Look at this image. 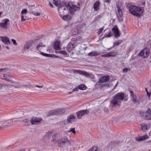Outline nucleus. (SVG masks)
Listing matches in <instances>:
<instances>
[{
	"mask_svg": "<svg viewBox=\"0 0 151 151\" xmlns=\"http://www.w3.org/2000/svg\"><path fill=\"white\" fill-rule=\"evenodd\" d=\"M125 98L124 93H118L113 98L111 103L113 106H120L121 103V101Z\"/></svg>",
	"mask_w": 151,
	"mask_h": 151,
	"instance_id": "obj_1",
	"label": "nucleus"
},
{
	"mask_svg": "<svg viewBox=\"0 0 151 151\" xmlns=\"http://www.w3.org/2000/svg\"><path fill=\"white\" fill-rule=\"evenodd\" d=\"M129 11L133 15L140 17L143 13L144 10L142 7L132 5L129 7Z\"/></svg>",
	"mask_w": 151,
	"mask_h": 151,
	"instance_id": "obj_2",
	"label": "nucleus"
},
{
	"mask_svg": "<svg viewBox=\"0 0 151 151\" xmlns=\"http://www.w3.org/2000/svg\"><path fill=\"white\" fill-rule=\"evenodd\" d=\"M70 142L66 137L61 138L58 141V145L59 147H63L65 145H70Z\"/></svg>",
	"mask_w": 151,
	"mask_h": 151,
	"instance_id": "obj_3",
	"label": "nucleus"
},
{
	"mask_svg": "<svg viewBox=\"0 0 151 151\" xmlns=\"http://www.w3.org/2000/svg\"><path fill=\"white\" fill-rule=\"evenodd\" d=\"M45 47V45L43 44L42 43H40L36 47V49L37 50H38L40 51V53L42 56L47 57H52L51 55L48 54L47 53L48 51V50L47 49V50L46 52L47 53H43L40 51L41 50H44L43 48Z\"/></svg>",
	"mask_w": 151,
	"mask_h": 151,
	"instance_id": "obj_4",
	"label": "nucleus"
},
{
	"mask_svg": "<svg viewBox=\"0 0 151 151\" xmlns=\"http://www.w3.org/2000/svg\"><path fill=\"white\" fill-rule=\"evenodd\" d=\"M65 111V109H59L51 110L49 111L47 114V116H49L55 115L62 114H64Z\"/></svg>",
	"mask_w": 151,
	"mask_h": 151,
	"instance_id": "obj_5",
	"label": "nucleus"
},
{
	"mask_svg": "<svg viewBox=\"0 0 151 151\" xmlns=\"http://www.w3.org/2000/svg\"><path fill=\"white\" fill-rule=\"evenodd\" d=\"M140 115L143 119L146 120H151V113L150 109H148L146 111L141 112Z\"/></svg>",
	"mask_w": 151,
	"mask_h": 151,
	"instance_id": "obj_6",
	"label": "nucleus"
},
{
	"mask_svg": "<svg viewBox=\"0 0 151 151\" xmlns=\"http://www.w3.org/2000/svg\"><path fill=\"white\" fill-rule=\"evenodd\" d=\"M13 122V120L12 119L8 120L1 122L0 123V129H3L4 128L10 125Z\"/></svg>",
	"mask_w": 151,
	"mask_h": 151,
	"instance_id": "obj_7",
	"label": "nucleus"
},
{
	"mask_svg": "<svg viewBox=\"0 0 151 151\" xmlns=\"http://www.w3.org/2000/svg\"><path fill=\"white\" fill-rule=\"evenodd\" d=\"M117 12L116 13L117 17L120 21H123V14L122 10V6H121L118 5L116 6Z\"/></svg>",
	"mask_w": 151,
	"mask_h": 151,
	"instance_id": "obj_8",
	"label": "nucleus"
},
{
	"mask_svg": "<svg viewBox=\"0 0 151 151\" xmlns=\"http://www.w3.org/2000/svg\"><path fill=\"white\" fill-rule=\"evenodd\" d=\"M149 55V50L147 48H145L139 52L138 55L139 57H148Z\"/></svg>",
	"mask_w": 151,
	"mask_h": 151,
	"instance_id": "obj_9",
	"label": "nucleus"
},
{
	"mask_svg": "<svg viewBox=\"0 0 151 151\" xmlns=\"http://www.w3.org/2000/svg\"><path fill=\"white\" fill-rule=\"evenodd\" d=\"M89 111L87 109L82 110L77 112L76 114L78 118L81 119L82 116L86 114H88Z\"/></svg>",
	"mask_w": 151,
	"mask_h": 151,
	"instance_id": "obj_10",
	"label": "nucleus"
},
{
	"mask_svg": "<svg viewBox=\"0 0 151 151\" xmlns=\"http://www.w3.org/2000/svg\"><path fill=\"white\" fill-rule=\"evenodd\" d=\"M9 21V19H7L2 20L1 22L0 23V26L4 29H6L7 28V23Z\"/></svg>",
	"mask_w": 151,
	"mask_h": 151,
	"instance_id": "obj_11",
	"label": "nucleus"
},
{
	"mask_svg": "<svg viewBox=\"0 0 151 151\" xmlns=\"http://www.w3.org/2000/svg\"><path fill=\"white\" fill-rule=\"evenodd\" d=\"M41 120L40 118L32 117L30 119V122L32 125H35L39 123Z\"/></svg>",
	"mask_w": 151,
	"mask_h": 151,
	"instance_id": "obj_12",
	"label": "nucleus"
},
{
	"mask_svg": "<svg viewBox=\"0 0 151 151\" xmlns=\"http://www.w3.org/2000/svg\"><path fill=\"white\" fill-rule=\"evenodd\" d=\"M80 9L79 6H77L76 5H73L70 6L69 11L71 13H73L74 12L77 10H79Z\"/></svg>",
	"mask_w": 151,
	"mask_h": 151,
	"instance_id": "obj_13",
	"label": "nucleus"
},
{
	"mask_svg": "<svg viewBox=\"0 0 151 151\" xmlns=\"http://www.w3.org/2000/svg\"><path fill=\"white\" fill-rule=\"evenodd\" d=\"M110 79L109 76L108 75L104 76V87H108L110 85V82H109Z\"/></svg>",
	"mask_w": 151,
	"mask_h": 151,
	"instance_id": "obj_14",
	"label": "nucleus"
},
{
	"mask_svg": "<svg viewBox=\"0 0 151 151\" xmlns=\"http://www.w3.org/2000/svg\"><path fill=\"white\" fill-rule=\"evenodd\" d=\"M112 30L113 33L115 34L116 37H119L120 36L119 32L116 25L114 26Z\"/></svg>",
	"mask_w": 151,
	"mask_h": 151,
	"instance_id": "obj_15",
	"label": "nucleus"
},
{
	"mask_svg": "<svg viewBox=\"0 0 151 151\" xmlns=\"http://www.w3.org/2000/svg\"><path fill=\"white\" fill-rule=\"evenodd\" d=\"M75 47V45L72 42L69 43L67 47V50L68 52H70Z\"/></svg>",
	"mask_w": 151,
	"mask_h": 151,
	"instance_id": "obj_16",
	"label": "nucleus"
},
{
	"mask_svg": "<svg viewBox=\"0 0 151 151\" xmlns=\"http://www.w3.org/2000/svg\"><path fill=\"white\" fill-rule=\"evenodd\" d=\"M149 138V136L147 135H145L141 137H137L135 138V140L137 141H141Z\"/></svg>",
	"mask_w": 151,
	"mask_h": 151,
	"instance_id": "obj_17",
	"label": "nucleus"
},
{
	"mask_svg": "<svg viewBox=\"0 0 151 151\" xmlns=\"http://www.w3.org/2000/svg\"><path fill=\"white\" fill-rule=\"evenodd\" d=\"M76 119V117L73 115H71L68 117L67 119V123H71L74 121V120Z\"/></svg>",
	"mask_w": 151,
	"mask_h": 151,
	"instance_id": "obj_18",
	"label": "nucleus"
},
{
	"mask_svg": "<svg viewBox=\"0 0 151 151\" xmlns=\"http://www.w3.org/2000/svg\"><path fill=\"white\" fill-rule=\"evenodd\" d=\"M27 13V11L25 9H23L21 12V21L22 22L25 21L26 19V17H25V18H24V16Z\"/></svg>",
	"mask_w": 151,
	"mask_h": 151,
	"instance_id": "obj_19",
	"label": "nucleus"
},
{
	"mask_svg": "<svg viewBox=\"0 0 151 151\" xmlns=\"http://www.w3.org/2000/svg\"><path fill=\"white\" fill-rule=\"evenodd\" d=\"M97 85L100 86L101 88H103L104 85V77H101L99 80V82L96 84Z\"/></svg>",
	"mask_w": 151,
	"mask_h": 151,
	"instance_id": "obj_20",
	"label": "nucleus"
},
{
	"mask_svg": "<svg viewBox=\"0 0 151 151\" xmlns=\"http://www.w3.org/2000/svg\"><path fill=\"white\" fill-rule=\"evenodd\" d=\"M65 8L64 6H60L59 7L58 11L60 17L63 16V14H64L65 13H64V11L65 10Z\"/></svg>",
	"mask_w": 151,
	"mask_h": 151,
	"instance_id": "obj_21",
	"label": "nucleus"
},
{
	"mask_svg": "<svg viewBox=\"0 0 151 151\" xmlns=\"http://www.w3.org/2000/svg\"><path fill=\"white\" fill-rule=\"evenodd\" d=\"M52 131H50L47 132L45 135L44 137V139H49L52 136Z\"/></svg>",
	"mask_w": 151,
	"mask_h": 151,
	"instance_id": "obj_22",
	"label": "nucleus"
},
{
	"mask_svg": "<svg viewBox=\"0 0 151 151\" xmlns=\"http://www.w3.org/2000/svg\"><path fill=\"white\" fill-rule=\"evenodd\" d=\"M1 38L2 39V41L5 44H10V42L9 39L7 37H1Z\"/></svg>",
	"mask_w": 151,
	"mask_h": 151,
	"instance_id": "obj_23",
	"label": "nucleus"
},
{
	"mask_svg": "<svg viewBox=\"0 0 151 151\" xmlns=\"http://www.w3.org/2000/svg\"><path fill=\"white\" fill-rule=\"evenodd\" d=\"M130 94L132 98V101L134 102L135 103L138 102V101L136 99L137 97L136 96L133 94V92L132 91H130Z\"/></svg>",
	"mask_w": 151,
	"mask_h": 151,
	"instance_id": "obj_24",
	"label": "nucleus"
},
{
	"mask_svg": "<svg viewBox=\"0 0 151 151\" xmlns=\"http://www.w3.org/2000/svg\"><path fill=\"white\" fill-rule=\"evenodd\" d=\"M99 104H100V107L98 108L97 109H96L95 110V112L101 113L102 111V110L103 109L104 104L102 102H99Z\"/></svg>",
	"mask_w": 151,
	"mask_h": 151,
	"instance_id": "obj_25",
	"label": "nucleus"
},
{
	"mask_svg": "<svg viewBox=\"0 0 151 151\" xmlns=\"http://www.w3.org/2000/svg\"><path fill=\"white\" fill-rule=\"evenodd\" d=\"M60 43L59 41H57L55 42L54 45V48L56 50H59L60 49Z\"/></svg>",
	"mask_w": 151,
	"mask_h": 151,
	"instance_id": "obj_26",
	"label": "nucleus"
},
{
	"mask_svg": "<svg viewBox=\"0 0 151 151\" xmlns=\"http://www.w3.org/2000/svg\"><path fill=\"white\" fill-rule=\"evenodd\" d=\"M3 78H2L6 80L7 81L9 82L12 83H13L14 82L11 80L10 77L7 74H4L3 76Z\"/></svg>",
	"mask_w": 151,
	"mask_h": 151,
	"instance_id": "obj_27",
	"label": "nucleus"
},
{
	"mask_svg": "<svg viewBox=\"0 0 151 151\" xmlns=\"http://www.w3.org/2000/svg\"><path fill=\"white\" fill-rule=\"evenodd\" d=\"M100 54V53L99 52L96 51H94L93 52H90L88 54V55L89 56H97Z\"/></svg>",
	"mask_w": 151,
	"mask_h": 151,
	"instance_id": "obj_28",
	"label": "nucleus"
},
{
	"mask_svg": "<svg viewBox=\"0 0 151 151\" xmlns=\"http://www.w3.org/2000/svg\"><path fill=\"white\" fill-rule=\"evenodd\" d=\"M31 13L34 15L35 16H40L41 14V13L39 12H36L35 11V9H32L30 11Z\"/></svg>",
	"mask_w": 151,
	"mask_h": 151,
	"instance_id": "obj_29",
	"label": "nucleus"
},
{
	"mask_svg": "<svg viewBox=\"0 0 151 151\" xmlns=\"http://www.w3.org/2000/svg\"><path fill=\"white\" fill-rule=\"evenodd\" d=\"M141 127L143 132L145 131L147 129V127L146 124H142L141 125Z\"/></svg>",
	"mask_w": 151,
	"mask_h": 151,
	"instance_id": "obj_30",
	"label": "nucleus"
},
{
	"mask_svg": "<svg viewBox=\"0 0 151 151\" xmlns=\"http://www.w3.org/2000/svg\"><path fill=\"white\" fill-rule=\"evenodd\" d=\"M23 123L26 125L29 126L30 124V121L27 119H26L23 120Z\"/></svg>",
	"mask_w": 151,
	"mask_h": 151,
	"instance_id": "obj_31",
	"label": "nucleus"
},
{
	"mask_svg": "<svg viewBox=\"0 0 151 151\" xmlns=\"http://www.w3.org/2000/svg\"><path fill=\"white\" fill-rule=\"evenodd\" d=\"M99 3L100 2L99 1H96L94 4L93 8L95 10L97 9L98 7L99 6Z\"/></svg>",
	"mask_w": 151,
	"mask_h": 151,
	"instance_id": "obj_32",
	"label": "nucleus"
},
{
	"mask_svg": "<svg viewBox=\"0 0 151 151\" xmlns=\"http://www.w3.org/2000/svg\"><path fill=\"white\" fill-rule=\"evenodd\" d=\"M78 87L79 89L82 90H85L86 88V87L85 85L83 84H81L79 85Z\"/></svg>",
	"mask_w": 151,
	"mask_h": 151,
	"instance_id": "obj_33",
	"label": "nucleus"
},
{
	"mask_svg": "<svg viewBox=\"0 0 151 151\" xmlns=\"http://www.w3.org/2000/svg\"><path fill=\"white\" fill-rule=\"evenodd\" d=\"M70 19V15H65L62 17V19L64 20H68Z\"/></svg>",
	"mask_w": 151,
	"mask_h": 151,
	"instance_id": "obj_34",
	"label": "nucleus"
},
{
	"mask_svg": "<svg viewBox=\"0 0 151 151\" xmlns=\"http://www.w3.org/2000/svg\"><path fill=\"white\" fill-rule=\"evenodd\" d=\"M30 46V44L29 42H27L25 45L24 47V49H28Z\"/></svg>",
	"mask_w": 151,
	"mask_h": 151,
	"instance_id": "obj_35",
	"label": "nucleus"
},
{
	"mask_svg": "<svg viewBox=\"0 0 151 151\" xmlns=\"http://www.w3.org/2000/svg\"><path fill=\"white\" fill-rule=\"evenodd\" d=\"M59 124L63 126L65 125L66 124V122L65 120H63L59 122Z\"/></svg>",
	"mask_w": 151,
	"mask_h": 151,
	"instance_id": "obj_36",
	"label": "nucleus"
},
{
	"mask_svg": "<svg viewBox=\"0 0 151 151\" xmlns=\"http://www.w3.org/2000/svg\"><path fill=\"white\" fill-rule=\"evenodd\" d=\"M122 42V41L121 40L115 41L114 43V46L113 47H114L115 45H119Z\"/></svg>",
	"mask_w": 151,
	"mask_h": 151,
	"instance_id": "obj_37",
	"label": "nucleus"
},
{
	"mask_svg": "<svg viewBox=\"0 0 151 151\" xmlns=\"http://www.w3.org/2000/svg\"><path fill=\"white\" fill-rule=\"evenodd\" d=\"M73 71L74 73H77L78 74H82V73L83 72V71L76 70H73Z\"/></svg>",
	"mask_w": 151,
	"mask_h": 151,
	"instance_id": "obj_38",
	"label": "nucleus"
},
{
	"mask_svg": "<svg viewBox=\"0 0 151 151\" xmlns=\"http://www.w3.org/2000/svg\"><path fill=\"white\" fill-rule=\"evenodd\" d=\"M88 151H98L97 147H93L90 149Z\"/></svg>",
	"mask_w": 151,
	"mask_h": 151,
	"instance_id": "obj_39",
	"label": "nucleus"
},
{
	"mask_svg": "<svg viewBox=\"0 0 151 151\" xmlns=\"http://www.w3.org/2000/svg\"><path fill=\"white\" fill-rule=\"evenodd\" d=\"M68 132H72L73 133V134H75L76 133V131L75 130V128H70L68 131Z\"/></svg>",
	"mask_w": 151,
	"mask_h": 151,
	"instance_id": "obj_40",
	"label": "nucleus"
},
{
	"mask_svg": "<svg viewBox=\"0 0 151 151\" xmlns=\"http://www.w3.org/2000/svg\"><path fill=\"white\" fill-rule=\"evenodd\" d=\"M82 74L83 75L86 76H90V73H88L86 71H83Z\"/></svg>",
	"mask_w": 151,
	"mask_h": 151,
	"instance_id": "obj_41",
	"label": "nucleus"
},
{
	"mask_svg": "<svg viewBox=\"0 0 151 151\" xmlns=\"http://www.w3.org/2000/svg\"><path fill=\"white\" fill-rule=\"evenodd\" d=\"M82 74L83 75L86 76H90V73H88L86 71H83Z\"/></svg>",
	"mask_w": 151,
	"mask_h": 151,
	"instance_id": "obj_42",
	"label": "nucleus"
},
{
	"mask_svg": "<svg viewBox=\"0 0 151 151\" xmlns=\"http://www.w3.org/2000/svg\"><path fill=\"white\" fill-rule=\"evenodd\" d=\"M8 70V68H0V72H5V71Z\"/></svg>",
	"mask_w": 151,
	"mask_h": 151,
	"instance_id": "obj_43",
	"label": "nucleus"
},
{
	"mask_svg": "<svg viewBox=\"0 0 151 151\" xmlns=\"http://www.w3.org/2000/svg\"><path fill=\"white\" fill-rule=\"evenodd\" d=\"M36 87H38L39 88H42L43 87V85L42 86H39V85H36L34 87L35 89V90H37L36 88H35Z\"/></svg>",
	"mask_w": 151,
	"mask_h": 151,
	"instance_id": "obj_44",
	"label": "nucleus"
},
{
	"mask_svg": "<svg viewBox=\"0 0 151 151\" xmlns=\"http://www.w3.org/2000/svg\"><path fill=\"white\" fill-rule=\"evenodd\" d=\"M112 34L111 32H110L109 34L106 35V37H109L112 36Z\"/></svg>",
	"mask_w": 151,
	"mask_h": 151,
	"instance_id": "obj_45",
	"label": "nucleus"
},
{
	"mask_svg": "<svg viewBox=\"0 0 151 151\" xmlns=\"http://www.w3.org/2000/svg\"><path fill=\"white\" fill-rule=\"evenodd\" d=\"M57 134H53L52 136V138L53 139V140L54 141L55 139Z\"/></svg>",
	"mask_w": 151,
	"mask_h": 151,
	"instance_id": "obj_46",
	"label": "nucleus"
},
{
	"mask_svg": "<svg viewBox=\"0 0 151 151\" xmlns=\"http://www.w3.org/2000/svg\"><path fill=\"white\" fill-rule=\"evenodd\" d=\"M60 52L61 53L65 55H66L67 54V52L65 51H60Z\"/></svg>",
	"mask_w": 151,
	"mask_h": 151,
	"instance_id": "obj_47",
	"label": "nucleus"
},
{
	"mask_svg": "<svg viewBox=\"0 0 151 151\" xmlns=\"http://www.w3.org/2000/svg\"><path fill=\"white\" fill-rule=\"evenodd\" d=\"M12 41L14 45H17V43L16 42V41L15 40L13 39H12Z\"/></svg>",
	"mask_w": 151,
	"mask_h": 151,
	"instance_id": "obj_48",
	"label": "nucleus"
},
{
	"mask_svg": "<svg viewBox=\"0 0 151 151\" xmlns=\"http://www.w3.org/2000/svg\"><path fill=\"white\" fill-rule=\"evenodd\" d=\"M103 28H101V29L99 30L98 32V33L99 34V35L100 34H101V33L102 32V31H103Z\"/></svg>",
	"mask_w": 151,
	"mask_h": 151,
	"instance_id": "obj_49",
	"label": "nucleus"
},
{
	"mask_svg": "<svg viewBox=\"0 0 151 151\" xmlns=\"http://www.w3.org/2000/svg\"><path fill=\"white\" fill-rule=\"evenodd\" d=\"M129 70V69H128L127 68H124L123 69V72H126Z\"/></svg>",
	"mask_w": 151,
	"mask_h": 151,
	"instance_id": "obj_50",
	"label": "nucleus"
},
{
	"mask_svg": "<svg viewBox=\"0 0 151 151\" xmlns=\"http://www.w3.org/2000/svg\"><path fill=\"white\" fill-rule=\"evenodd\" d=\"M78 89H79V88H78V87L75 88L73 89L72 91L73 92L75 91H77Z\"/></svg>",
	"mask_w": 151,
	"mask_h": 151,
	"instance_id": "obj_51",
	"label": "nucleus"
},
{
	"mask_svg": "<svg viewBox=\"0 0 151 151\" xmlns=\"http://www.w3.org/2000/svg\"><path fill=\"white\" fill-rule=\"evenodd\" d=\"M1 86H3V87H6V86L8 87L9 86H10V85H9L8 86V84H3Z\"/></svg>",
	"mask_w": 151,
	"mask_h": 151,
	"instance_id": "obj_52",
	"label": "nucleus"
},
{
	"mask_svg": "<svg viewBox=\"0 0 151 151\" xmlns=\"http://www.w3.org/2000/svg\"><path fill=\"white\" fill-rule=\"evenodd\" d=\"M104 38V36H101L100 37L99 40H102Z\"/></svg>",
	"mask_w": 151,
	"mask_h": 151,
	"instance_id": "obj_53",
	"label": "nucleus"
},
{
	"mask_svg": "<svg viewBox=\"0 0 151 151\" xmlns=\"http://www.w3.org/2000/svg\"><path fill=\"white\" fill-rule=\"evenodd\" d=\"M108 57H113L114 56L111 53H108Z\"/></svg>",
	"mask_w": 151,
	"mask_h": 151,
	"instance_id": "obj_54",
	"label": "nucleus"
},
{
	"mask_svg": "<svg viewBox=\"0 0 151 151\" xmlns=\"http://www.w3.org/2000/svg\"><path fill=\"white\" fill-rule=\"evenodd\" d=\"M65 6L67 7H68V6L69 7H70V6L69 5V4H67V3H65Z\"/></svg>",
	"mask_w": 151,
	"mask_h": 151,
	"instance_id": "obj_55",
	"label": "nucleus"
},
{
	"mask_svg": "<svg viewBox=\"0 0 151 151\" xmlns=\"http://www.w3.org/2000/svg\"><path fill=\"white\" fill-rule=\"evenodd\" d=\"M104 2H107L109 4L110 2V0H104Z\"/></svg>",
	"mask_w": 151,
	"mask_h": 151,
	"instance_id": "obj_56",
	"label": "nucleus"
},
{
	"mask_svg": "<svg viewBox=\"0 0 151 151\" xmlns=\"http://www.w3.org/2000/svg\"><path fill=\"white\" fill-rule=\"evenodd\" d=\"M49 5H50V6L52 8H53V5L50 2H49Z\"/></svg>",
	"mask_w": 151,
	"mask_h": 151,
	"instance_id": "obj_57",
	"label": "nucleus"
},
{
	"mask_svg": "<svg viewBox=\"0 0 151 151\" xmlns=\"http://www.w3.org/2000/svg\"><path fill=\"white\" fill-rule=\"evenodd\" d=\"M81 37H78V39L77 38V39H76V40H81Z\"/></svg>",
	"mask_w": 151,
	"mask_h": 151,
	"instance_id": "obj_58",
	"label": "nucleus"
},
{
	"mask_svg": "<svg viewBox=\"0 0 151 151\" xmlns=\"http://www.w3.org/2000/svg\"><path fill=\"white\" fill-rule=\"evenodd\" d=\"M118 84V82H117L114 88H115Z\"/></svg>",
	"mask_w": 151,
	"mask_h": 151,
	"instance_id": "obj_59",
	"label": "nucleus"
},
{
	"mask_svg": "<svg viewBox=\"0 0 151 151\" xmlns=\"http://www.w3.org/2000/svg\"><path fill=\"white\" fill-rule=\"evenodd\" d=\"M56 0H53V1L55 2V4H57L56 3H57V2H56Z\"/></svg>",
	"mask_w": 151,
	"mask_h": 151,
	"instance_id": "obj_60",
	"label": "nucleus"
},
{
	"mask_svg": "<svg viewBox=\"0 0 151 151\" xmlns=\"http://www.w3.org/2000/svg\"><path fill=\"white\" fill-rule=\"evenodd\" d=\"M148 93V96H150V93Z\"/></svg>",
	"mask_w": 151,
	"mask_h": 151,
	"instance_id": "obj_61",
	"label": "nucleus"
},
{
	"mask_svg": "<svg viewBox=\"0 0 151 151\" xmlns=\"http://www.w3.org/2000/svg\"><path fill=\"white\" fill-rule=\"evenodd\" d=\"M6 48L7 49H9V47H8V46H6Z\"/></svg>",
	"mask_w": 151,
	"mask_h": 151,
	"instance_id": "obj_62",
	"label": "nucleus"
},
{
	"mask_svg": "<svg viewBox=\"0 0 151 151\" xmlns=\"http://www.w3.org/2000/svg\"><path fill=\"white\" fill-rule=\"evenodd\" d=\"M150 86H151V79L150 80Z\"/></svg>",
	"mask_w": 151,
	"mask_h": 151,
	"instance_id": "obj_63",
	"label": "nucleus"
},
{
	"mask_svg": "<svg viewBox=\"0 0 151 151\" xmlns=\"http://www.w3.org/2000/svg\"><path fill=\"white\" fill-rule=\"evenodd\" d=\"M20 151H25L24 150H21Z\"/></svg>",
	"mask_w": 151,
	"mask_h": 151,
	"instance_id": "obj_64",
	"label": "nucleus"
}]
</instances>
